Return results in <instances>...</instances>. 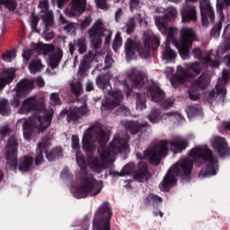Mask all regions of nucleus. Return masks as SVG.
Returning <instances> with one entry per match:
<instances>
[{"mask_svg": "<svg viewBox=\"0 0 230 230\" xmlns=\"http://www.w3.org/2000/svg\"><path fill=\"white\" fill-rule=\"evenodd\" d=\"M36 83L40 87H43L44 79H42V77H38V78H36Z\"/></svg>", "mask_w": 230, "mask_h": 230, "instance_id": "774afa93", "label": "nucleus"}, {"mask_svg": "<svg viewBox=\"0 0 230 230\" xmlns=\"http://www.w3.org/2000/svg\"><path fill=\"white\" fill-rule=\"evenodd\" d=\"M31 55H33V50L31 49L23 50L22 58L25 60V62H28V60H30V57H31Z\"/></svg>", "mask_w": 230, "mask_h": 230, "instance_id": "6e6d98bb", "label": "nucleus"}, {"mask_svg": "<svg viewBox=\"0 0 230 230\" xmlns=\"http://www.w3.org/2000/svg\"><path fill=\"white\" fill-rule=\"evenodd\" d=\"M217 8L218 13H220V15H222V10H224V4H219L218 0H217Z\"/></svg>", "mask_w": 230, "mask_h": 230, "instance_id": "338daca9", "label": "nucleus"}, {"mask_svg": "<svg viewBox=\"0 0 230 230\" xmlns=\"http://www.w3.org/2000/svg\"><path fill=\"white\" fill-rule=\"evenodd\" d=\"M203 161L206 166L205 171L199 173V179L209 177V175H217L218 172V160L213 156V153L206 146H199L192 148L189 156L185 159L178 161L168 171V173L160 183L163 191H168L170 188L177 184V176L180 175L183 181L191 179V169L193 163H200Z\"/></svg>", "mask_w": 230, "mask_h": 230, "instance_id": "f257e3e1", "label": "nucleus"}, {"mask_svg": "<svg viewBox=\"0 0 230 230\" xmlns=\"http://www.w3.org/2000/svg\"><path fill=\"white\" fill-rule=\"evenodd\" d=\"M7 167L10 170L17 169V137L12 136L6 145Z\"/></svg>", "mask_w": 230, "mask_h": 230, "instance_id": "dca6fc26", "label": "nucleus"}, {"mask_svg": "<svg viewBox=\"0 0 230 230\" xmlns=\"http://www.w3.org/2000/svg\"><path fill=\"white\" fill-rule=\"evenodd\" d=\"M126 81H123V85L125 87L126 93L128 95L132 93V88L128 82H130L133 87H137L138 89L143 87L146 84V75L143 72L132 67L126 72Z\"/></svg>", "mask_w": 230, "mask_h": 230, "instance_id": "4468645a", "label": "nucleus"}, {"mask_svg": "<svg viewBox=\"0 0 230 230\" xmlns=\"http://www.w3.org/2000/svg\"><path fill=\"white\" fill-rule=\"evenodd\" d=\"M132 172H134V164H129L122 168L119 175L120 177H125V175H129V173H132Z\"/></svg>", "mask_w": 230, "mask_h": 230, "instance_id": "79ce46f5", "label": "nucleus"}, {"mask_svg": "<svg viewBox=\"0 0 230 230\" xmlns=\"http://www.w3.org/2000/svg\"><path fill=\"white\" fill-rule=\"evenodd\" d=\"M87 67L85 66V59H83L81 66L78 70V75H82L83 73H85V69Z\"/></svg>", "mask_w": 230, "mask_h": 230, "instance_id": "e2e57ef3", "label": "nucleus"}, {"mask_svg": "<svg viewBox=\"0 0 230 230\" xmlns=\"http://www.w3.org/2000/svg\"><path fill=\"white\" fill-rule=\"evenodd\" d=\"M107 141H109V136L105 134L103 128L100 126L90 127L83 136V149L89 155L96 150V143L102 145L107 143Z\"/></svg>", "mask_w": 230, "mask_h": 230, "instance_id": "6e6552de", "label": "nucleus"}, {"mask_svg": "<svg viewBox=\"0 0 230 230\" xmlns=\"http://www.w3.org/2000/svg\"><path fill=\"white\" fill-rule=\"evenodd\" d=\"M32 49L34 51L39 53V55H49V64L52 69L58 66L60 60H62L63 53L62 49H55L53 45L42 44V43H32Z\"/></svg>", "mask_w": 230, "mask_h": 230, "instance_id": "9b49d317", "label": "nucleus"}, {"mask_svg": "<svg viewBox=\"0 0 230 230\" xmlns=\"http://www.w3.org/2000/svg\"><path fill=\"white\" fill-rule=\"evenodd\" d=\"M50 103L51 105H60V97L58 93H54L50 94Z\"/></svg>", "mask_w": 230, "mask_h": 230, "instance_id": "09e8293b", "label": "nucleus"}, {"mask_svg": "<svg viewBox=\"0 0 230 230\" xmlns=\"http://www.w3.org/2000/svg\"><path fill=\"white\" fill-rule=\"evenodd\" d=\"M84 114H87V105L84 104L81 108H72L68 115V121H76Z\"/></svg>", "mask_w": 230, "mask_h": 230, "instance_id": "c756f323", "label": "nucleus"}, {"mask_svg": "<svg viewBox=\"0 0 230 230\" xmlns=\"http://www.w3.org/2000/svg\"><path fill=\"white\" fill-rule=\"evenodd\" d=\"M76 49L80 55H84V53L87 51V44L85 43V39L80 38L79 40H75L74 43H69V51L71 55H73Z\"/></svg>", "mask_w": 230, "mask_h": 230, "instance_id": "cd10ccee", "label": "nucleus"}, {"mask_svg": "<svg viewBox=\"0 0 230 230\" xmlns=\"http://www.w3.org/2000/svg\"><path fill=\"white\" fill-rule=\"evenodd\" d=\"M166 13L168 17H176L177 16V9L174 7H168L166 9Z\"/></svg>", "mask_w": 230, "mask_h": 230, "instance_id": "13d9d810", "label": "nucleus"}, {"mask_svg": "<svg viewBox=\"0 0 230 230\" xmlns=\"http://www.w3.org/2000/svg\"><path fill=\"white\" fill-rule=\"evenodd\" d=\"M146 204H151L152 206H157V204H161L163 202V199L155 194H149L146 199Z\"/></svg>", "mask_w": 230, "mask_h": 230, "instance_id": "ea45409f", "label": "nucleus"}, {"mask_svg": "<svg viewBox=\"0 0 230 230\" xmlns=\"http://www.w3.org/2000/svg\"><path fill=\"white\" fill-rule=\"evenodd\" d=\"M194 73V75H199L201 71L200 65L197 62L192 63L189 66L188 70H184L182 66H178L177 73L175 75V78L177 82H180V84H182L185 80H188V78H190L191 75L190 73Z\"/></svg>", "mask_w": 230, "mask_h": 230, "instance_id": "6ab92c4d", "label": "nucleus"}, {"mask_svg": "<svg viewBox=\"0 0 230 230\" xmlns=\"http://www.w3.org/2000/svg\"><path fill=\"white\" fill-rule=\"evenodd\" d=\"M175 58H177V53L170 48V39L167 38V40L165 41V48L164 49V54L162 56V60L165 64H172L175 62Z\"/></svg>", "mask_w": 230, "mask_h": 230, "instance_id": "bb28decb", "label": "nucleus"}, {"mask_svg": "<svg viewBox=\"0 0 230 230\" xmlns=\"http://www.w3.org/2000/svg\"><path fill=\"white\" fill-rule=\"evenodd\" d=\"M218 53H220V49L217 51V58L215 61L210 62V67H218L220 66V63L218 62V57H220V54Z\"/></svg>", "mask_w": 230, "mask_h": 230, "instance_id": "052dcab7", "label": "nucleus"}, {"mask_svg": "<svg viewBox=\"0 0 230 230\" xmlns=\"http://www.w3.org/2000/svg\"><path fill=\"white\" fill-rule=\"evenodd\" d=\"M40 69H42V63H40V60L39 59H34L29 64V70L31 75L39 73Z\"/></svg>", "mask_w": 230, "mask_h": 230, "instance_id": "c9c22d12", "label": "nucleus"}, {"mask_svg": "<svg viewBox=\"0 0 230 230\" xmlns=\"http://www.w3.org/2000/svg\"><path fill=\"white\" fill-rule=\"evenodd\" d=\"M187 114L189 118H193V116H200L202 114V109L197 105L189 106L187 109Z\"/></svg>", "mask_w": 230, "mask_h": 230, "instance_id": "4c0bfd02", "label": "nucleus"}, {"mask_svg": "<svg viewBox=\"0 0 230 230\" xmlns=\"http://www.w3.org/2000/svg\"><path fill=\"white\" fill-rule=\"evenodd\" d=\"M4 5L12 12L17 8V3H15L14 0H4Z\"/></svg>", "mask_w": 230, "mask_h": 230, "instance_id": "de8ad7c7", "label": "nucleus"}, {"mask_svg": "<svg viewBox=\"0 0 230 230\" xmlns=\"http://www.w3.org/2000/svg\"><path fill=\"white\" fill-rule=\"evenodd\" d=\"M118 112H119V114H122L123 116H128V114H130V110L128 108H127V106L121 105L118 109Z\"/></svg>", "mask_w": 230, "mask_h": 230, "instance_id": "3c124183", "label": "nucleus"}, {"mask_svg": "<svg viewBox=\"0 0 230 230\" xmlns=\"http://www.w3.org/2000/svg\"><path fill=\"white\" fill-rule=\"evenodd\" d=\"M9 132L10 129L8 128V127H4L0 130V136H6V134H8Z\"/></svg>", "mask_w": 230, "mask_h": 230, "instance_id": "69168bd1", "label": "nucleus"}, {"mask_svg": "<svg viewBox=\"0 0 230 230\" xmlns=\"http://www.w3.org/2000/svg\"><path fill=\"white\" fill-rule=\"evenodd\" d=\"M128 137L122 138L120 135H116L108 147L101 146L98 148L99 157H90L88 164L93 172L102 173L107 168V163L116 161V154H125L128 152Z\"/></svg>", "mask_w": 230, "mask_h": 230, "instance_id": "20e7f679", "label": "nucleus"}, {"mask_svg": "<svg viewBox=\"0 0 230 230\" xmlns=\"http://www.w3.org/2000/svg\"><path fill=\"white\" fill-rule=\"evenodd\" d=\"M37 24H39V17L32 15L31 20V28L32 29L33 31L36 33H40V31L37 29Z\"/></svg>", "mask_w": 230, "mask_h": 230, "instance_id": "a18cd8bd", "label": "nucleus"}, {"mask_svg": "<svg viewBox=\"0 0 230 230\" xmlns=\"http://www.w3.org/2000/svg\"><path fill=\"white\" fill-rule=\"evenodd\" d=\"M211 145L212 148L217 152L220 157H227V155H230V149L225 138L216 137L211 141Z\"/></svg>", "mask_w": 230, "mask_h": 230, "instance_id": "412c9836", "label": "nucleus"}, {"mask_svg": "<svg viewBox=\"0 0 230 230\" xmlns=\"http://www.w3.org/2000/svg\"><path fill=\"white\" fill-rule=\"evenodd\" d=\"M189 96L190 100H199V98H200V95L199 93H195L191 91L189 92Z\"/></svg>", "mask_w": 230, "mask_h": 230, "instance_id": "0e129e2a", "label": "nucleus"}, {"mask_svg": "<svg viewBox=\"0 0 230 230\" xmlns=\"http://www.w3.org/2000/svg\"><path fill=\"white\" fill-rule=\"evenodd\" d=\"M160 44L159 38L155 36L152 31L144 32V42L139 45L137 39L129 38L125 42V53L127 60L136 58V53L142 58H148L150 57V49L155 46L157 48Z\"/></svg>", "mask_w": 230, "mask_h": 230, "instance_id": "423d86ee", "label": "nucleus"}, {"mask_svg": "<svg viewBox=\"0 0 230 230\" xmlns=\"http://www.w3.org/2000/svg\"><path fill=\"white\" fill-rule=\"evenodd\" d=\"M0 114H3L4 116L8 114V101H0Z\"/></svg>", "mask_w": 230, "mask_h": 230, "instance_id": "c03bdc74", "label": "nucleus"}, {"mask_svg": "<svg viewBox=\"0 0 230 230\" xmlns=\"http://www.w3.org/2000/svg\"><path fill=\"white\" fill-rule=\"evenodd\" d=\"M121 44H123L121 40V35L119 33H117L113 40V49L115 52L118 51L119 48H121Z\"/></svg>", "mask_w": 230, "mask_h": 230, "instance_id": "37998d69", "label": "nucleus"}, {"mask_svg": "<svg viewBox=\"0 0 230 230\" xmlns=\"http://www.w3.org/2000/svg\"><path fill=\"white\" fill-rule=\"evenodd\" d=\"M112 211L108 202H103L95 213L93 218V230H111L109 220Z\"/></svg>", "mask_w": 230, "mask_h": 230, "instance_id": "ddd939ff", "label": "nucleus"}, {"mask_svg": "<svg viewBox=\"0 0 230 230\" xmlns=\"http://www.w3.org/2000/svg\"><path fill=\"white\" fill-rule=\"evenodd\" d=\"M147 119L151 123H159L161 121H172V123H176V121L182 119V115L175 111L161 113L159 110L153 109L147 115Z\"/></svg>", "mask_w": 230, "mask_h": 230, "instance_id": "2eb2a0df", "label": "nucleus"}, {"mask_svg": "<svg viewBox=\"0 0 230 230\" xmlns=\"http://www.w3.org/2000/svg\"><path fill=\"white\" fill-rule=\"evenodd\" d=\"M139 0H130L129 1V8L131 12H134V10L139 8Z\"/></svg>", "mask_w": 230, "mask_h": 230, "instance_id": "864d4df0", "label": "nucleus"}, {"mask_svg": "<svg viewBox=\"0 0 230 230\" xmlns=\"http://www.w3.org/2000/svg\"><path fill=\"white\" fill-rule=\"evenodd\" d=\"M123 31L127 33L128 35H130L134 30H136V22L134 21V18H129L126 23L125 26L122 28Z\"/></svg>", "mask_w": 230, "mask_h": 230, "instance_id": "e433bc0d", "label": "nucleus"}, {"mask_svg": "<svg viewBox=\"0 0 230 230\" xmlns=\"http://www.w3.org/2000/svg\"><path fill=\"white\" fill-rule=\"evenodd\" d=\"M31 111H36L32 118L21 119L17 122L18 127L22 126L25 139H30L31 130H38V132L46 130L51 125V118H53V110H45L43 105H39L34 97L23 101L18 112L19 114H28Z\"/></svg>", "mask_w": 230, "mask_h": 230, "instance_id": "f03ea898", "label": "nucleus"}, {"mask_svg": "<svg viewBox=\"0 0 230 230\" xmlns=\"http://www.w3.org/2000/svg\"><path fill=\"white\" fill-rule=\"evenodd\" d=\"M148 93L151 96V100L155 103H162L164 100V92H163V90L159 88V85L155 83L150 86Z\"/></svg>", "mask_w": 230, "mask_h": 230, "instance_id": "393cba45", "label": "nucleus"}, {"mask_svg": "<svg viewBox=\"0 0 230 230\" xmlns=\"http://www.w3.org/2000/svg\"><path fill=\"white\" fill-rule=\"evenodd\" d=\"M196 39L197 34L193 29L183 27L181 30V40L179 43H176V48L179 50L181 58L186 59L190 57V47Z\"/></svg>", "mask_w": 230, "mask_h": 230, "instance_id": "f8f14e48", "label": "nucleus"}, {"mask_svg": "<svg viewBox=\"0 0 230 230\" xmlns=\"http://www.w3.org/2000/svg\"><path fill=\"white\" fill-rule=\"evenodd\" d=\"M193 55L196 58H199L200 60H203L205 64H209V62H211V52L202 53L199 48H196L193 50Z\"/></svg>", "mask_w": 230, "mask_h": 230, "instance_id": "72a5a7b5", "label": "nucleus"}, {"mask_svg": "<svg viewBox=\"0 0 230 230\" xmlns=\"http://www.w3.org/2000/svg\"><path fill=\"white\" fill-rule=\"evenodd\" d=\"M161 103V106L164 108V109H170V107H172V105H173V100L172 99H166V100H164Z\"/></svg>", "mask_w": 230, "mask_h": 230, "instance_id": "603ef678", "label": "nucleus"}, {"mask_svg": "<svg viewBox=\"0 0 230 230\" xmlns=\"http://www.w3.org/2000/svg\"><path fill=\"white\" fill-rule=\"evenodd\" d=\"M39 7L41 9V17L45 22L46 26H51L53 22V12L48 10L49 8V2L48 0H40Z\"/></svg>", "mask_w": 230, "mask_h": 230, "instance_id": "5701e85b", "label": "nucleus"}, {"mask_svg": "<svg viewBox=\"0 0 230 230\" xmlns=\"http://www.w3.org/2000/svg\"><path fill=\"white\" fill-rule=\"evenodd\" d=\"M30 89H33V81L31 80L25 79L17 84L14 88L15 95L12 102L13 107H19V104L21 103V100H19V98H21L26 91H30Z\"/></svg>", "mask_w": 230, "mask_h": 230, "instance_id": "f3484780", "label": "nucleus"}, {"mask_svg": "<svg viewBox=\"0 0 230 230\" xmlns=\"http://www.w3.org/2000/svg\"><path fill=\"white\" fill-rule=\"evenodd\" d=\"M155 22L159 31L165 35L167 39H173V36L177 33V29L166 26V16H155Z\"/></svg>", "mask_w": 230, "mask_h": 230, "instance_id": "aec40b11", "label": "nucleus"}, {"mask_svg": "<svg viewBox=\"0 0 230 230\" xmlns=\"http://www.w3.org/2000/svg\"><path fill=\"white\" fill-rule=\"evenodd\" d=\"M15 71L13 69L5 70L2 75H0V89H3L6 84H10L13 80Z\"/></svg>", "mask_w": 230, "mask_h": 230, "instance_id": "2f4dec72", "label": "nucleus"}, {"mask_svg": "<svg viewBox=\"0 0 230 230\" xmlns=\"http://www.w3.org/2000/svg\"><path fill=\"white\" fill-rule=\"evenodd\" d=\"M181 21L182 22H190V21H197V10L195 6L191 4H188V1H185L181 11Z\"/></svg>", "mask_w": 230, "mask_h": 230, "instance_id": "4be33fe9", "label": "nucleus"}, {"mask_svg": "<svg viewBox=\"0 0 230 230\" xmlns=\"http://www.w3.org/2000/svg\"><path fill=\"white\" fill-rule=\"evenodd\" d=\"M33 166V158L31 156H23L20 160L19 170L20 172H29Z\"/></svg>", "mask_w": 230, "mask_h": 230, "instance_id": "473e14b6", "label": "nucleus"}, {"mask_svg": "<svg viewBox=\"0 0 230 230\" xmlns=\"http://www.w3.org/2000/svg\"><path fill=\"white\" fill-rule=\"evenodd\" d=\"M87 4V0H72V8L67 13L69 17H75L79 13L85 12V5Z\"/></svg>", "mask_w": 230, "mask_h": 230, "instance_id": "a878e982", "label": "nucleus"}, {"mask_svg": "<svg viewBox=\"0 0 230 230\" xmlns=\"http://www.w3.org/2000/svg\"><path fill=\"white\" fill-rule=\"evenodd\" d=\"M137 96V111H143L146 109V103L145 102V96L141 93H136Z\"/></svg>", "mask_w": 230, "mask_h": 230, "instance_id": "a19ab883", "label": "nucleus"}, {"mask_svg": "<svg viewBox=\"0 0 230 230\" xmlns=\"http://www.w3.org/2000/svg\"><path fill=\"white\" fill-rule=\"evenodd\" d=\"M188 140L182 137H176L172 141L163 140L145 150L142 159H149L153 164H158L168 154V148L172 152H182L188 148Z\"/></svg>", "mask_w": 230, "mask_h": 230, "instance_id": "39448f33", "label": "nucleus"}, {"mask_svg": "<svg viewBox=\"0 0 230 230\" xmlns=\"http://www.w3.org/2000/svg\"><path fill=\"white\" fill-rule=\"evenodd\" d=\"M111 78H112L111 74L101 75L96 78L97 86L102 89L105 95L101 107L102 116H109L111 110L114 109V107H119L123 102V93L120 90L115 89L112 92V86L109 84Z\"/></svg>", "mask_w": 230, "mask_h": 230, "instance_id": "0eeeda50", "label": "nucleus"}, {"mask_svg": "<svg viewBox=\"0 0 230 230\" xmlns=\"http://www.w3.org/2000/svg\"><path fill=\"white\" fill-rule=\"evenodd\" d=\"M49 141L43 139L36 148V157H35V164L39 166V164H42L44 163V152L49 148Z\"/></svg>", "mask_w": 230, "mask_h": 230, "instance_id": "b1692460", "label": "nucleus"}, {"mask_svg": "<svg viewBox=\"0 0 230 230\" xmlns=\"http://www.w3.org/2000/svg\"><path fill=\"white\" fill-rule=\"evenodd\" d=\"M61 179H69L71 177V172H69V169H66L61 172L60 175Z\"/></svg>", "mask_w": 230, "mask_h": 230, "instance_id": "680f3d73", "label": "nucleus"}, {"mask_svg": "<svg viewBox=\"0 0 230 230\" xmlns=\"http://www.w3.org/2000/svg\"><path fill=\"white\" fill-rule=\"evenodd\" d=\"M90 37L91 46L93 49H98L102 47V38L105 37L104 44L109 46L111 44V37H112V31L105 29L103 26V21L102 19L96 20L93 27L88 31Z\"/></svg>", "mask_w": 230, "mask_h": 230, "instance_id": "1a4fd4ad", "label": "nucleus"}, {"mask_svg": "<svg viewBox=\"0 0 230 230\" xmlns=\"http://www.w3.org/2000/svg\"><path fill=\"white\" fill-rule=\"evenodd\" d=\"M97 8H101V10H107L109 8V5L105 3V0H95Z\"/></svg>", "mask_w": 230, "mask_h": 230, "instance_id": "4d7b16f0", "label": "nucleus"}, {"mask_svg": "<svg viewBox=\"0 0 230 230\" xmlns=\"http://www.w3.org/2000/svg\"><path fill=\"white\" fill-rule=\"evenodd\" d=\"M114 64V60L112 59V55L107 54L105 58V66L106 67H111Z\"/></svg>", "mask_w": 230, "mask_h": 230, "instance_id": "bf43d9fd", "label": "nucleus"}, {"mask_svg": "<svg viewBox=\"0 0 230 230\" xmlns=\"http://www.w3.org/2000/svg\"><path fill=\"white\" fill-rule=\"evenodd\" d=\"M209 75L202 74L192 84V89H206L209 85Z\"/></svg>", "mask_w": 230, "mask_h": 230, "instance_id": "7c9ffc66", "label": "nucleus"}, {"mask_svg": "<svg viewBox=\"0 0 230 230\" xmlns=\"http://www.w3.org/2000/svg\"><path fill=\"white\" fill-rule=\"evenodd\" d=\"M72 148L75 152V159L81 170L82 177L80 186L72 187L71 191L75 199H85L88 195L90 197H96L103 190V181H98L87 173V164H85L84 155L80 152V139L78 136H72Z\"/></svg>", "mask_w": 230, "mask_h": 230, "instance_id": "7ed1b4c3", "label": "nucleus"}, {"mask_svg": "<svg viewBox=\"0 0 230 230\" xmlns=\"http://www.w3.org/2000/svg\"><path fill=\"white\" fill-rule=\"evenodd\" d=\"M71 89L75 96H78L82 93V84L75 83L71 84Z\"/></svg>", "mask_w": 230, "mask_h": 230, "instance_id": "49530a36", "label": "nucleus"}, {"mask_svg": "<svg viewBox=\"0 0 230 230\" xmlns=\"http://www.w3.org/2000/svg\"><path fill=\"white\" fill-rule=\"evenodd\" d=\"M91 22H93V18H91V16H87L81 23L82 30H85V28H87Z\"/></svg>", "mask_w": 230, "mask_h": 230, "instance_id": "5fc2aeb1", "label": "nucleus"}, {"mask_svg": "<svg viewBox=\"0 0 230 230\" xmlns=\"http://www.w3.org/2000/svg\"><path fill=\"white\" fill-rule=\"evenodd\" d=\"M199 8L203 26H208L209 22H214L215 11H213V7L211 6V4H209V0H201L199 3Z\"/></svg>", "mask_w": 230, "mask_h": 230, "instance_id": "a211bd4d", "label": "nucleus"}, {"mask_svg": "<svg viewBox=\"0 0 230 230\" xmlns=\"http://www.w3.org/2000/svg\"><path fill=\"white\" fill-rule=\"evenodd\" d=\"M62 157V148L57 147L53 149L50 153L47 154V159L49 161H55L56 159H60Z\"/></svg>", "mask_w": 230, "mask_h": 230, "instance_id": "58836bf2", "label": "nucleus"}, {"mask_svg": "<svg viewBox=\"0 0 230 230\" xmlns=\"http://www.w3.org/2000/svg\"><path fill=\"white\" fill-rule=\"evenodd\" d=\"M225 62L227 68L223 70L222 78H219L217 84V92L212 90L206 93V98L208 102H215L219 97L220 102H224L226 94V84L230 80V56L225 58Z\"/></svg>", "mask_w": 230, "mask_h": 230, "instance_id": "9d476101", "label": "nucleus"}, {"mask_svg": "<svg viewBox=\"0 0 230 230\" xmlns=\"http://www.w3.org/2000/svg\"><path fill=\"white\" fill-rule=\"evenodd\" d=\"M143 127H146V124H139V122L129 121L126 127L127 130H129L131 134H137Z\"/></svg>", "mask_w": 230, "mask_h": 230, "instance_id": "f704fd0d", "label": "nucleus"}, {"mask_svg": "<svg viewBox=\"0 0 230 230\" xmlns=\"http://www.w3.org/2000/svg\"><path fill=\"white\" fill-rule=\"evenodd\" d=\"M138 166L139 168L135 173L134 179L136 181H138V182H145V181H148L150 173H148V171L146 169V164L145 162H142L139 164Z\"/></svg>", "mask_w": 230, "mask_h": 230, "instance_id": "c85d7f7f", "label": "nucleus"}, {"mask_svg": "<svg viewBox=\"0 0 230 230\" xmlns=\"http://www.w3.org/2000/svg\"><path fill=\"white\" fill-rule=\"evenodd\" d=\"M16 54L14 51L13 52H8L7 54H4L3 56V60H4V62H12V60L15 59Z\"/></svg>", "mask_w": 230, "mask_h": 230, "instance_id": "8fccbe9b", "label": "nucleus"}]
</instances>
